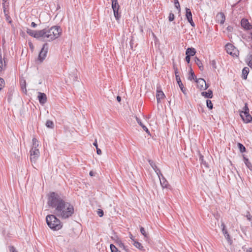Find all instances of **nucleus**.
<instances>
[{"label": "nucleus", "mask_w": 252, "mask_h": 252, "mask_svg": "<svg viewBox=\"0 0 252 252\" xmlns=\"http://www.w3.org/2000/svg\"><path fill=\"white\" fill-rule=\"evenodd\" d=\"M48 204L55 209L54 213L63 219H66L72 216L74 210L70 203L65 202L58 194L51 192L48 198Z\"/></svg>", "instance_id": "f257e3e1"}, {"label": "nucleus", "mask_w": 252, "mask_h": 252, "mask_svg": "<svg viewBox=\"0 0 252 252\" xmlns=\"http://www.w3.org/2000/svg\"><path fill=\"white\" fill-rule=\"evenodd\" d=\"M62 30L60 27L53 26L50 29H44L39 31H34L27 29V32L30 36L44 41H51L59 37Z\"/></svg>", "instance_id": "f03ea898"}, {"label": "nucleus", "mask_w": 252, "mask_h": 252, "mask_svg": "<svg viewBox=\"0 0 252 252\" xmlns=\"http://www.w3.org/2000/svg\"><path fill=\"white\" fill-rule=\"evenodd\" d=\"M46 220L47 224L52 229L58 230L62 227L61 221L57 219L54 215H49L47 216Z\"/></svg>", "instance_id": "7ed1b4c3"}, {"label": "nucleus", "mask_w": 252, "mask_h": 252, "mask_svg": "<svg viewBox=\"0 0 252 252\" xmlns=\"http://www.w3.org/2000/svg\"><path fill=\"white\" fill-rule=\"evenodd\" d=\"M112 1V8L113 10L114 16L116 19L118 21L119 20L121 15L119 13V4L118 2V0H111Z\"/></svg>", "instance_id": "20e7f679"}, {"label": "nucleus", "mask_w": 252, "mask_h": 252, "mask_svg": "<svg viewBox=\"0 0 252 252\" xmlns=\"http://www.w3.org/2000/svg\"><path fill=\"white\" fill-rule=\"evenodd\" d=\"M48 50V44L45 43L43 45V47L41 49L38 57V60L40 62H42L45 59Z\"/></svg>", "instance_id": "39448f33"}, {"label": "nucleus", "mask_w": 252, "mask_h": 252, "mask_svg": "<svg viewBox=\"0 0 252 252\" xmlns=\"http://www.w3.org/2000/svg\"><path fill=\"white\" fill-rule=\"evenodd\" d=\"M40 152L38 149L31 148L30 150V159L32 162L35 163L39 157Z\"/></svg>", "instance_id": "423d86ee"}, {"label": "nucleus", "mask_w": 252, "mask_h": 252, "mask_svg": "<svg viewBox=\"0 0 252 252\" xmlns=\"http://www.w3.org/2000/svg\"><path fill=\"white\" fill-rule=\"evenodd\" d=\"M195 82L197 83L198 88L200 90H205L209 87V85L206 84L205 80L202 78H195Z\"/></svg>", "instance_id": "0eeeda50"}, {"label": "nucleus", "mask_w": 252, "mask_h": 252, "mask_svg": "<svg viewBox=\"0 0 252 252\" xmlns=\"http://www.w3.org/2000/svg\"><path fill=\"white\" fill-rule=\"evenodd\" d=\"M225 49L228 54L233 56H237L238 51L231 44H227L225 46Z\"/></svg>", "instance_id": "6e6552de"}, {"label": "nucleus", "mask_w": 252, "mask_h": 252, "mask_svg": "<svg viewBox=\"0 0 252 252\" xmlns=\"http://www.w3.org/2000/svg\"><path fill=\"white\" fill-rule=\"evenodd\" d=\"M165 97L164 94L161 90V87L160 86H158L157 87V94H156V98L157 100V102L159 103L160 102L161 99H163Z\"/></svg>", "instance_id": "1a4fd4ad"}, {"label": "nucleus", "mask_w": 252, "mask_h": 252, "mask_svg": "<svg viewBox=\"0 0 252 252\" xmlns=\"http://www.w3.org/2000/svg\"><path fill=\"white\" fill-rule=\"evenodd\" d=\"M186 17L188 22L190 23L191 26L193 27L195 26V24L192 20V13L189 8H186Z\"/></svg>", "instance_id": "9d476101"}, {"label": "nucleus", "mask_w": 252, "mask_h": 252, "mask_svg": "<svg viewBox=\"0 0 252 252\" xmlns=\"http://www.w3.org/2000/svg\"><path fill=\"white\" fill-rule=\"evenodd\" d=\"M240 115L245 123H250L252 121V117L249 113L247 114L240 113Z\"/></svg>", "instance_id": "9b49d317"}, {"label": "nucleus", "mask_w": 252, "mask_h": 252, "mask_svg": "<svg viewBox=\"0 0 252 252\" xmlns=\"http://www.w3.org/2000/svg\"><path fill=\"white\" fill-rule=\"evenodd\" d=\"M3 69V63H2V58L1 56H0V75H1V71ZM5 85V82L3 78L0 77V91L2 90V89L4 87Z\"/></svg>", "instance_id": "f8f14e48"}, {"label": "nucleus", "mask_w": 252, "mask_h": 252, "mask_svg": "<svg viewBox=\"0 0 252 252\" xmlns=\"http://www.w3.org/2000/svg\"><path fill=\"white\" fill-rule=\"evenodd\" d=\"M148 162L152 167V168L155 170V172L158 175V177L160 178V176L162 175L161 173L160 172V170L158 168L155 163L152 160L149 159Z\"/></svg>", "instance_id": "ddd939ff"}, {"label": "nucleus", "mask_w": 252, "mask_h": 252, "mask_svg": "<svg viewBox=\"0 0 252 252\" xmlns=\"http://www.w3.org/2000/svg\"><path fill=\"white\" fill-rule=\"evenodd\" d=\"M68 77L70 82H74L78 81L77 77V72L76 70L74 69L73 71L69 73Z\"/></svg>", "instance_id": "4468645a"}, {"label": "nucleus", "mask_w": 252, "mask_h": 252, "mask_svg": "<svg viewBox=\"0 0 252 252\" xmlns=\"http://www.w3.org/2000/svg\"><path fill=\"white\" fill-rule=\"evenodd\" d=\"M38 98L40 104H44L47 101V96L44 93L38 92Z\"/></svg>", "instance_id": "2eb2a0df"}, {"label": "nucleus", "mask_w": 252, "mask_h": 252, "mask_svg": "<svg viewBox=\"0 0 252 252\" xmlns=\"http://www.w3.org/2000/svg\"><path fill=\"white\" fill-rule=\"evenodd\" d=\"M216 19L218 23L223 24L225 20V16L223 13H219L216 16Z\"/></svg>", "instance_id": "dca6fc26"}, {"label": "nucleus", "mask_w": 252, "mask_h": 252, "mask_svg": "<svg viewBox=\"0 0 252 252\" xmlns=\"http://www.w3.org/2000/svg\"><path fill=\"white\" fill-rule=\"evenodd\" d=\"M159 178L160 180V184H161V186L163 188H168V187L169 186L168 183L166 181L165 178L164 177V176H163L162 174V175L160 176V178Z\"/></svg>", "instance_id": "f3484780"}, {"label": "nucleus", "mask_w": 252, "mask_h": 252, "mask_svg": "<svg viewBox=\"0 0 252 252\" xmlns=\"http://www.w3.org/2000/svg\"><path fill=\"white\" fill-rule=\"evenodd\" d=\"M241 26L245 29L248 30L251 28V25L248 20L246 19H243L241 20Z\"/></svg>", "instance_id": "a211bd4d"}, {"label": "nucleus", "mask_w": 252, "mask_h": 252, "mask_svg": "<svg viewBox=\"0 0 252 252\" xmlns=\"http://www.w3.org/2000/svg\"><path fill=\"white\" fill-rule=\"evenodd\" d=\"M176 79V81H177V82L178 84V85H179L180 88L181 89L182 92L184 94H186V90L184 87V85H183V83H182V81H181L180 76H177V79Z\"/></svg>", "instance_id": "6ab92c4d"}, {"label": "nucleus", "mask_w": 252, "mask_h": 252, "mask_svg": "<svg viewBox=\"0 0 252 252\" xmlns=\"http://www.w3.org/2000/svg\"><path fill=\"white\" fill-rule=\"evenodd\" d=\"M136 120L137 123L143 128V130H145L146 132V133H148V134H150L149 130H148L147 127L142 124L140 119L136 117Z\"/></svg>", "instance_id": "aec40b11"}, {"label": "nucleus", "mask_w": 252, "mask_h": 252, "mask_svg": "<svg viewBox=\"0 0 252 252\" xmlns=\"http://www.w3.org/2000/svg\"><path fill=\"white\" fill-rule=\"evenodd\" d=\"M201 95L206 98H211L213 97V92L211 90H209L208 92H203Z\"/></svg>", "instance_id": "412c9836"}, {"label": "nucleus", "mask_w": 252, "mask_h": 252, "mask_svg": "<svg viewBox=\"0 0 252 252\" xmlns=\"http://www.w3.org/2000/svg\"><path fill=\"white\" fill-rule=\"evenodd\" d=\"M196 53V51L194 48H188L186 52V54L187 55L192 56H194Z\"/></svg>", "instance_id": "4be33fe9"}, {"label": "nucleus", "mask_w": 252, "mask_h": 252, "mask_svg": "<svg viewBox=\"0 0 252 252\" xmlns=\"http://www.w3.org/2000/svg\"><path fill=\"white\" fill-rule=\"evenodd\" d=\"M194 62L198 66L199 69L202 71L204 69V67L201 61L197 57H196L194 58Z\"/></svg>", "instance_id": "5701e85b"}, {"label": "nucleus", "mask_w": 252, "mask_h": 252, "mask_svg": "<svg viewBox=\"0 0 252 252\" xmlns=\"http://www.w3.org/2000/svg\"><path fill=\"white\" fill-rule=\"evenodd\" d=\"M249 72V68L247 67H244L242 70V78L244 79H246L247 78V75Z\"/></svg>", "instance_id": "b1692460"}, {"label": "nucleus", "mask_w": 252, "mask_h": 252, "mask_svg": "<svg viewBox=\"0 0 252 252\" xmlns=\"http://www.w3.org/2000/svg\"><path fill=\"white\" fill-rule=\"evenodd\" d=\"M244 160L246 165L251 171H252V165L249 159L246 157H244Z\"/></svg>", "instance_id": "393cba45"}, {"label": "nucleus", "mask_w": 252, "mask_h": 252, "mask_svg": "<svg viewBox=\"0 0 252 252\" xmlns=\"http://www.w3.org/2000/svg\"><path fill=\"white\" fill-rule=\"evenodd\" d=\"M196 78L194 72L193 71L191 68L190 69L189 75V76L188 79L192 80V79H195Z\"/></svg>", "instance_id": "a878e982"}, {"label": "nucleus", "mask_w": 252, "mask_h": 252, "mask_svg": "<svg viewBox=\"0 0 252 252\" xmlns=\"http://www.w3.org/2000/svg\"><path fill=\"white\" fill-rule=\"evenodd\" d=\"M32 148L38 149L37 147H38L39 145L38 140L36 138H33L32 140Z\"/></svg>", "instance_id": "bb28decb"}, {"label": "nucleus", "mask_w": 252, "mask_h": 252, "mask_svg": "<svg viewBox=\"0 0 252 252\" xmlns=\"http://www.w3.org/2000/svg\"><path fill=\"white\" fill-rule=\"evenodd\" d=\"M46 126L48 128H53L54 126V123H53V122L52 121H51L50 120H48V121H46Z\"/></svg>", "instance_id": "cd10ccee"}, {"label": "nucleus", "mask_w": 252, "mask_h": 252, "mask_svg": "<svg viewBox=\"0 0 252 252\" xmlns=\"http://www.w3.org/2000/svg\"><path fill=\"white\" fill-rule=\"evenodd\" d=\"M12 91H9L7 93V100L9 103H10L12 99Z\"/></svg>", "instance_id": "c85d7f7f"}, {"label": "nucleus", "mask_w": 252, "mask_h": 252, "mask_svg": "<svg viewBox=\"0 0 252 252\" xmlns=\"http://www.w3.org/2000/svg\"><path fill=\"white\" fill-rule=\"evenodd\" d=\"M223 234L224 235V236L225 237V238H226V239L228 241V243H229L230 244H232V240H231V239L230 238V235L228 234V232L227 231L226 232L224 233Z\"/></svg>", "instance_id": "c756f323"}, {"label": "nucleus", "mask_w": 252, "mask_h": 252, "mask_svg": "<svg viewBox=\"0 0 252 252\" xmlns=\"http://www.w3.org/2000/svg\"><path fill=\"white\" fill-rule=\"evenodd\" d=\"M240 113H245V114L249 113V109L248 108L247 103H246L245 104V106L243 108V110L240 111Z\"/></svg>", "instance_id": "7c9ffc66"}, {"label": "nucleus", "mask_w": 252, "mask_h": 252, "mask_svg": "<svg viewBox=\"0 0 252 252\" xmlns=\"http://www.w3.org/2000/svg\"><path fill=\"white\" fill-rule=\"evenodd\" d=\"M248 64L252 68V55H249L247 58Z\"/></svg>", "instance_id": "2f4dec72"}, {"label": "nucleus", "mask_w": 252, "mask_h": 252, "mask_svg": "<svg viewBox=\"0 0 252 252\" xmlns=\"http://www.w3.org/2000/svg\"><path fill=\"white\" fill-rule=\"evenodd\" d=\"M238 148H239V149L240 151H241V152L243 153V152H245V151H246V148H245V147H244V146L243 144H242L241 143H239L238 144Z\"/></svg>", "instance_id": "473e14b6"}, {"label": "nucleus", "mask_w": 252, "mask_h": 252, "mask_svg": "<svg viewBox=\"0 0 252 252\" xmlns=\"http://www.w3.org/2000/svg\"><path fill=\"white\" fill-rule=\"evenodd\" d=\"M110 248L111 252H120V251H118V249L113 244H111L110 245Z\"/></svg>", "instance_id": "72a5a7b5"}, {"label": "nucleus", "mask_w": 252, "mask_h": 252, "mask_svg": "<svg viewBox=\"0 0 252 252\" xmlns=\"http://www.w3.org/2000/svg\"><path fill=\"white\" fill-rule=\"evenodd\" d=\"M174 2L175 7L178 10L179 12L180 11V5L178 0H174Z\"/></svg>", "instance_id": "f704fd0d"}, {"label": "nucleus", "mask_w": 252, "mask_h": 252, "mask_svg": "<svg viewBox=\"0 0 252 252\" xmlns=\"http://www.w3.org/2000/svg\"><path fill=\"white\" fill-rule=\"evenodd\" d=\"M134 246L139 250H141L143 248V246L141 245V243L135 241L133 244Z\"/></svg>", "instance_id": "c9c22d12"}, {"label": "nucleus", "mask_w": 252, "mask_h": 252, "mask_svg": "<svg viewBox=\"0 0 252 252\" xmlns=\"http://www.w3.org/2000/svg\"><path fill=\"white\" fill-rule=\"evenodd\" d=\"M207 106L210 109H212L213 108V105L212 101L210 100H206Z\"/></svg>", "instance_id": "e433bc0d"}, {"label": "nucleus", "mask_w": 252, "mask_h": 252, "mask_svg": "<svg viewBox=\"0 0 252 252\" xmlns=\"http://www.w3.org/2000/svg\"><path fill=\"white\" fill-rule=\"evenodd\" d=\"M119 247L121 248H123L126 252H129L128 249L126 248V247L124 245V244L122 243L121 242H120L119 243Z\"/></svg>", "instance_id": "4c0bfd02"}, {"label": "nucleus", "mask_w": 252, "mask_h": 252, "mask_svg": "<svg viewBox=\"0 0 252 252\" xmlns=\"http://www.w3.org/2000/svg\"><path fill=\"white\" fill-rule=\"evenodd\" d=\"M140 232L141 234L146 238L148 237V235L146 232V231L143 227H140Z\"/></svg>", "instance_id": "58836bf2"}, {"label": "nucleus", "mask_w": 252, "mask_h": 252, "mask_svg": "<svg viewBox=\"0 0 252 252\" xmlns=\"http://www.w3.org/2000/svg\"><path fill=\"white\" fill-rule=\"evenodd\" d=\"M173 68H174V72H175V77H176V79H177V76H179V72H178V68L175 66L174 63H173Z\"/></svg>", "instance_id": "ea45409f"}, {"label": "nucleus", "mask_w": 252, "mask_h": 252, "mask_svg": "<svg viewBox=\"0 0 252 252\" xmlns=\"http://www.w3.org/2000/svg\"><path fill=\"white\" fill-rule=\"evenodd\" d=\"M168 18H169V21L170 22L173 21L175 19L174 14L173 13L170 12L169 14Z\"/></svg>", "instance_id": "a19ab883"}, {"label": "nucleus", "mask_w": 252, "mask_h": 252, "mask_svg": "<svg viewBox=\"0 0 252 252\" xmlns=\"http://www.w3.org/2000/svg\"><path fill=\"white\" fill-rule=\"evenodd\" d=\"M199 160L201 162V163L203 164L206 167H207L206 162L204 161L203 156L201 154L199 155Z\"/></svg>", "instance_id": "79ce46f5"}, {"label": "nucleus", "mask_w": 252, "mask_h": 252, "mask_svg": "<svg viewBox=\"0 0 252 252\" xmlns=\"http://www.w3.org/2000/svg\"><path fill=\"white\" fill-rule=\"evenodd\" d=\"M220 227L223 234L227 231V230L225 228V225L223 222H221Z\"/></svg>", "instance_id": "37998d69"}, {"label": "nucleus", "mask_w": 252, "mask_h": 252, "mask_svg": "<svg viewBox=\"0 0 252 252\" xmlns=\"http://www.w3.org/2000/svg\"><path fill=\"white\" fill-rule=\"evenodd\" d=\"M21 88L23 90V91H24V89H25V91H26V81L25 80H24L23 82H21Z\"/></svg>", "instance_id": "c03bdc74"}, {"label": "nucleus", "mask_w": 252, "mask_h": 252, "mask_svg": "<svg viewBox=\"0 0 252 252\" xmlns=\"http://www.w3.org/2000/svg\"><path fill=\"white\" fill-rule=\"evenodd\" d=\"M2 7L3 9H7L9 7V2H3L2 3Z\"/></svg>", "instance_id": "a18cd8bd"}, {"label": "nucleus", "mask_w": 252, "mask_h": 252, "mask_svg": "<svg viewBox=\"0 0 252 252\" xmlns=\"http://www.w3.org/2000/svg\"><path fill=\"white\" fill-rule=\"evenodd\" d=\"M211 65L213 66V67L215 69H216L217 68V66H216V62L215 60H212L211 62Z\"/></svg>", "instance_id": "49530a36"}, {"label": "nucleus", "mask_w": 252, "mask_h": 252, "mask_svg": "<svg viewBox=\"0 0 252 252\" xmlns=\"http://www.w3.org/2000/svg\"><path fill=\"white\" fill-rule=\"evenodd\" d=\"M97 214L99 217H102L103 215V211L101 209H98V211H97Z\"/></svg>", "instance_id": "de8ad7c7"}, {"label": "nucleus", "mask_w": 252, "mask_h": 252, "mask_svg": "<svg viewBox=\"0 0 252 252\" xmlns=\"http://www.w3.org/2000/svg\"><path fill=\"white\" fill-rule=\"evenodd\" d=\"M10 252H17L13 246L9 247Z\"/></svg>", "instance_id": "09e8293b"}, {"label": "nucleus", "mask_w": 252, "mask_h": 252, "mask_svg": "<svg viewBox=\"0 0 252 252\" xmlns=\"http://www.w3.org/2000/svg\"><path fill=\"white\" fill-rule=\"evenodd\" d=\"M190 56H188V55H187L186 57V62L188 63H189V62H190Z\"/></svg>", "instance_id": "8fccbe9b"}, {"label": "nucleus", "mask_w": 252, "mask_h": 252, "mask_svg": "<svg viewBox=\"0 0 252 252\" xmlns=\"http://www.w3.org/2000/svg\"><path fill=\"white\" fill-rule=\"evenodd\" d=\"M96 152L98 155H100L101 154V151L100 149L98 148V147L96 148Z\"/></svg>", "instance_id": "3c124183"}, {"label": "nucleus", "mask_w": 252, "mask_h": 252, "mask_svg": "<svg viewBox=\"0 0 252 252\" xmlns=\"http://www.w3.org/2000/svg\"><path fill=\"white\" fill-rule=\"evenodd\" d=\"M5 17H6V20L7 21H8L9 23H11V21L10 20V18L9 16H8V15H7L5 16Z\"/></svg>", "instance_id": "603ef678"}, {"label": "nucleus", "mask_w": 252, "mask_h": 252, "mask_svg": "<svg viewBox=\"0 0 252 252\" xmlns=\"http://www.w3.org/2000/svg\"><path fill=\"white\" fill-rule=\"evenodd\" d=\"M31 26L33 28H36L37 26V24H35L34 22H32L31 23Z\"/></svg>", "instance_id": "864d4df0"}, {"label": "nucleus", "mask_w": 252, "mask_h": 252, "mask_svg": "<svg viewBox=\"0 0 252 252\" xmlns=\"http://www.w3.org/2000/svg\"><path fill=\"white\" fill-rule=\"evenodd\" d=\"M247 219L248 220H249L250 221L252 220V219L251 218L252 217H251V216L250 214H249V215H247Z\"/></svg>", "instance_id": "5fc2aeb1"}, {"label": "nucleus", "mask_w": 252, "mask_h": 252, "mask_svg": "<svg viewBox=\"0 0 252 252\" xmlns=\"http://www.w3.org/2000/svg\"><path fill=\"white\" fill-rule=\"evenodd\" d=\"M3 12L4 13L5 16L8 15V10H7V9H3Z\"/></svg>", "instance_id": "6e6d98bb"}, {"label": "nucleus", "mask_w": 252, "mask_h": 252, "mask_svg": "<svg viewBox=\"0 0 252 252\" xmlns=\"http://www.w3.org/2000/svg\"><path fill=\"white\" fill-rule=\"evenodd\" d=\"M117 100L118 102H120L121 101V97L120 96H117Z\"/></svg>", "instance_id": "4d7b16f0"}, {"label": "nucleus", "mask_w": 252, "mask_h": 252, "mask_svg": "<svg viewBox=\"0 0 252 252\" xmlns=\"http://www.w3.org/2000/svg\"><path fill=\"white\" fill-rule=\"evenodd\" d=\"M94 146H95L96 148L97 147V142H96V140H95V141L94 143Z\"/></svg>", "instance_id": "13d9d810"}, {"label": "nucleus", "mask_w": 252, "mask_h": 252, "mask_svg": "<svg viewBox=\"0 0 252 252\" xmlns=\"http://www.w3.org/2000/svg\"><path fill=\"white\" fill-rule=\"evenodd\" d=\"M247 252H252V248H249V249L247 250Z\"/></svg>", "instance_id": "bf43d9fd"}, {"label": "nucleus", "mask_w": 252, "mask_h": 252, "mask_svg": "<svg viewBox=\"0 0 252 252\" xmlns=\"http://www.w3.org/2000/svg\"><path fill=\"white\" fill-rule=\"evenodd\" d=\"M90 176H93V172L92 171H91V172H90Z\"/></svg>", "instance_id": "052dcab7"}, {"label": "nucleus", "mask_w": 252, "mask_h": 252, "mask_svg": "<svg viewBox=\"0 0 252 252\" xmlns=\"http://www.w3.org/2000/svg\"><path fill=\"white\" fill-rule=\"evenodd\" d=\"M3 2H7L8 0H2Z\"/></svg>", "instance_id": "680f3d73"}, {"label": "nucleus", "mask_w": 252, "mask_h": 252, "mask_svg": "<svg viewBox=\"0 0 252 252\" xmlns=\"http://www.w3.org/2000/svg\"><path fill=\"white\" fill-rule=\"evenodd\" d=\"M30 47H31V48H32V47H33V46H32V43H30Z\"/></svg>", "instance_id": "e2e57ef3"}]
</instances>
